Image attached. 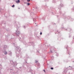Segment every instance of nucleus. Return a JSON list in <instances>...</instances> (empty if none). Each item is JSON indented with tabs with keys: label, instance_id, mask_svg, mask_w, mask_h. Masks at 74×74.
Masks as SVG:
<instances>
[{
	"label": "nucleus",
	"instance_id": "1",
	"mask_svg": "<svg viewBox=\"0 0 74 74\" xmlns=\"http://www.w3.org/2000/svg\"><path fill=\"white\" fill-rule=\"evenodd\" d=\"M55 49H56L54 48H53L50 51V52H51V53H52V52H53V51H55Z\"/></svg>",
	"mask_w": 74,
	"mask_h": 74
},
{
	"label": "nucleus",
	"instance_id": "2",
	"mask_svg": "<svg viewBox=\"0 0 74 74\" xmlns=\"http://www.w3.org/2000/svg\"><path fill=\"white\" fill-rule=\"evenodd\" d=\"M16 2L17 3H18L20 2V1L19 0H18L17 1H16Z\"/></svg>",
	"mask_w": 74,
	"mask_h": 74
},
{
	"label": "nucleus",
	"instance_id": "3",
	"mask_svg": "<svg viewBox=\"0 0 74 74\" xmlns=\"http://www.w3.org/2000/svg\"><path fill=\"white\" fill-rule=\"evenodd\" d=\"M27 5H30V3H27Z\"/></svg>",
	"mask_w": 74,
	"mask_h": 74
},
{
	"label": "nucleus",
	"instance_id": "4",
	"mask_svg": "<svg viewBox=\"0 0 74 74\" xmlns=\"http://www.w3.org/2000/svg\"><path fill=\"white\" fill-rule=\"evenodd\" d=\"M4 54H5V55H7V52H5V53Z\"/></svg>",
	"mask_w": 74,
	"mask_h": 74
},
{
	"label": "nucleus",
	"instance_id": "5",
	"mask_svg": "<svg viewBox=\"0 0 74 74\" xmlns=\"http://www.w3.org/2000/svg\"><path fill=\"white\" fill-rule=\"evenodd\" d=\"M30 1V0H27V2H29Z\"/></svg>",
	"mask_w": 74,
	"mask_h": 74
},
{
	"label": "nucleus",
	"instance_id": "6",
	"mask_svg": "<svg viewBox=\"0 0 74 74\" xmlns=\"http://www.w3.org/2000/svg\"><path fill=\"white\" fill-rule=\"evenodd\" d=\"M15 7V5H13L12 6V7Z\"/></svg>",
	"mask_w": 74,
	"mask_h": 74
},
{
	"label": "nucleus",
	"instance_id": "7",
	"mask_svg": "<svg viewBox=\"0 0 74 74\" xmlns=\"http://www.w3.org/2000/svg\"><path fill=\"white\" fill-rule=\"evenodd\" d=\"M51 70H53V68H51Z\"/></svg>",
	"mask_w": 74,
	"mask_h": 74
},
{
	"label": "nucleus",
	"instance_id": "8",
	"mask_svg": "<svg viewBox=\"0 0 74 74\" xmlns=\"http://www.w3.org/2000/svg\"><path fill=\"white\" fill-rule=\"evenodd\" d=\"M40 35H41V34H42V32H40Z\"/></svg>",
	"mask_w": 74,
	"mask_h": 74
},
{
	"label": "nucleus",
	"instance_id": "9",
	"mask_svg": "<svg viewBox=\"0 0 74 74\" xmlns=\"http://www.w3.org/2000/svg\"><path fill=\"white\" fill-rule=\"evenodd\" d=\"M43 71H44V72H45V70H43Z\"/></svg>",
	"mask_w": 74,
	"mask_h": 74
},
{
	"label": "nucleus",
	"instance_id": "10",
	"mask_svg": "<svg viewBox=\"0 0 74 74\" xmlns=\"http://www.w3.org/2000/svg\"><path fill=\"white\" fill-rule=\"evenodd\" d=\"M18 9H20V8H18Z\"/></svg>",
	"mask_w": 74,
	"mask_h": 74
}]
</instances>
